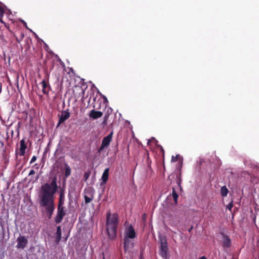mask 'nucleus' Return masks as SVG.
I'll use <instances>...</instances> for the list:
<instances>
[{
  "mask_svg": "<svg viewBox=\"0 0 259 259\" xmlns=\"http://www.w3.org/2000/svg\"><path fill=\"white\" fill-rule=\"evenodd\" d=\"M57 180V177L54 176L50 183H47L41 185L38 195L39 205L45 208L49 219L52 218L55 208V194L58 190Z\"/></svg>",
  "mask_w": 259,
  "mask_h": 259,
  "instance_id": "obj_1",
  "label": "nucleus"
},
{
  "mask_svg": "<svg viewBox=\"0 0 259 259\" xmlns=\"http://www.w3.org/2000/svg\"><path fill=\"white\" fill-rule=\"evenodd\" d=\"M119 224L118 215L116 213H111L108 212L106 214V232L108 238L114 240L117 237V227Z\"/></svg>",
  "mask_w": 259,
  "mask_h": 259,
  "instance_id": "obj_2",
  "label": "nucleus"
},
{
  "mask_svg": "<svg viewBox=\"0 0 259 259\" xmlns=\"http://www.w3.org/2000/svg\"><path fill=\"white\" fill-rule=\"evenodd\" d=\"M159 240L160 244L159 254L164 258L166 259L168 253V244L166 237L164 235H160Z\"/></svg>",
  "mask_w": 259,
  "mask_h": 259,
  "instance_id": "obj_3",
  "label": "nucleus"
},
{
  "mask_svg": "<svg viewBox=\"0 0 259 259\" xmlns=\"http://www.w3.org/2000/svg\"><path fill=\"white\" fill-rule=\"evenodd\" d=\"M66 211L65 207L64 206H57V214L54 219L56 224H59L62 221L63 218L66 214Z\"/></svg>",
  "mask_w": 259,
  "mask_h": 259,
  "instance_id": "obj_4",
  "label": "nucleus"
},
{
  "mask_svg": "<svg viewBox=\"0 0 259 259\" xmlns=\"http://www.w3.org/2000/svg\"><path fill=\"white\" fill-rule=\"evenodd\" d=\"M17 244L16 247L20 249H24L28 243V240L25 236H20L17 239Z\"/></svg>",
  "mask_w": 259,
  "mask_h": 259,
  "instance_id": "obj_5",
  "label": "nucleus"
},
{
  "mask_svg": "<svg viewBox=\"0 0 259 259\" xmlns=\"http://www.w3.org/2000/svg\"><path fill=\"white\" fill-rule=\"evenodd\" d=\"M222 246L224 248H230L231 246V241L229 237L222 233Z\"/></svg>",
  "mask_w": 259,
  "mask_h": 259,
  "instance_id": "obj_6",
  "label": "nucleus"
},
{
  "mask_svg": "<svg viewBox=\"0 0 259 259\" xmlns=\"http://www.w3.org/2000/svg\"><path fill=\"white\" fill-rule=\"evenodd\" d=\"M124 237H127L130 239H134L136 237V232L132 225H130L125 229V235Z\"/></svg>",
  "mask_w": 259,
  "mask_h": 259,
  "instance_id": "obj_7",
  "label": "nucleus"
},
{
  "mask_svg": "<svg viewBox=\"0 0 259 259\" xmlns=\"http://www.w3.org/2000/svg\"><path fill=\"white\" fill-rule=\"evenodd\" d=\"M70 114L68 110L62 111L60 116L58 124L63 123L65 120L69 118Z\"/></svg>",
  "mask_w": 259,
  "mask_h": 259,
  "instance_id": "obj_8",
  "label": "nucleus"
},
{
  "mask_svg": "<svg viewBox=\"0 0 259 259\" xmlns=\"http://www.w3.org/2000/svg\"><path fill=\"white\" fill-rule=\"evenodd\" d=\"M20 149L19 154L21 156H24L25 154V150L27 148V145L25 143L24 139H22L20 142Z\"/></svg>",
  "mask_w": 259,
  "mask_h": 259,
  "instance_id": "obj_9",
  "label": "nucleus"
},
{
  "mask_svg": "<svg viewBox=\"0 0 259 259\" xmlns=\"http://www.w3.org/2000/svg\"><path fill=\"white\" fill-rule=\"evenodd\" d=\"M103 116V113L101 111H96L94 109L91 110L89 116L90 118H93L94 119H96L99 118Z\"/></svg>",
  "mask_w": 259,
  "mask_h": 259,
  "instance_id": "obj_10",
  "label": "nucleus"
},
{
  "mask_svg": "<svg viewBox=\"0 0 259 259\" xmlns=\"http://www.w3.org/2000/svg\"><path fill=\"white\" fill-rule=\"evenodd\" d=\"M113 132L110 133L107 136L102 140V144L107 147L109 145L112 138Z\"/></svg>",
  "mask_w": 259,
  "mask_h": 259,
  "instance_id": "obj_11",
  "label": "nucleus"
},
{
  "mask_svg": "<svg viewBox=\"0 0 259 259\" xmlns=\"http://www.w3.org/2000/svg\"><path fill=\"white\" fill-rule=\"evenodd\" d=\"M42 85V91L44 94H48L50 90V85L47 82L45 79H44L40 83Z\"/></svg>",
  "mask_w": 259,
  "mask_h": 259,
  "instance_id": "obj_12",
  "label": "nucleus"
},
{
  "mask_svg": "<svg viewBox=\"0 0 259 259\" xmlns=\"http://www.w3.org/2000/svg\"><path fill=\"white\" fill-rule=\"evenodd\" d=\"M109 171V168H107L104 170V171L102 174V180L104 183H106L108 180Z\"/></svg>",
  "mask_w": 259,
  "mask_h": 259,
  "instance_id": "obj_13",
  "label": "nucleus"
},
{
  "mask_svg": "<svg viewBox=\"0 0 259 259\" xmlns=\"http://www.w3.org/2000/svg\"><path fill=\"white\" fill-rule=\"evenodd\" d=\"M129 238L124 237L123 239V245L125 252L127 251L130 248L131 241Z\"/></svg>",
  "mask_w": 259,
  "mask_h": 259,
  "instance_id": "obj_14",
  "label": "nucleus"
},
{
  "mask_svg": "<svg viewBox=\"0 0 259 259\" xmlns=\"http://www.w3.org/2000/svg\"><path fill=\"white\" fill-rule=\"evenodd\" d=\"M61 238V226H58L57 228L56 231V241L57 243H58Z\"/></svg>",
  "mask_w": 259,
  "mask_h": 259,
  "instance_id": "obj_15",
  "label": "nucleus"
},
{
  "mask_svg": "<svg viewBox=\"0 0 259 259\" xmlns=\"http://www.w3.org/2000/svg\"><path fill=\"white\" fill-rule=\"evenodd\" d=\"M71 175V168L70 166L67 164H65V177L66 178L68 177Z\"/></svg>",
  "mask_w": 259,
  "mask_h": 259,
  "instance_id": "obj_16",
  "label": "nucleus"
},
{
  "mask_svg": "<svg viewBox=\"0 0 259 259\" xmlns=\"http://www.w3.org/2000/svg\"><path fill=\"white\" fill-rule=\"evenodd\" d=\"M89 194L90 196H88L87 195L84 196V202L86 204L90 203L94 199V196L92 193H89Z\"/></svg>",
  "mask_w": 259,
  "mask_h": 259,
  "instance_id": "obj_17",
  "label": "nucleus"
},
{
  "mask_svg": "<svg viewBox=\"0 0 259 259\" xmlns=\"http://www.w3.org/2000/svg\"><path fill=\"white\" fill-rule=\"evenodd\" d=\"M64 204V195L63 192L60 193L58 206H63Z\"/></svg>",
  "mask_w": 259,
  "mask_h": 259,
  "instance_id": "obj_18",
  "label": "nucleus"
},
{
  "mask_svg": "<svg viewBox=\"0 0 259 259\" xmlns=\"http://www.w3.org/2000/svg\"><path fill=\"white\" fill-rule=\"evenodd\" d=\"M228 193V190L226 186H223L221 189V194L223 197L226 196Z\"/></svg>",
  "mask_w": 259,
  "mask_h": 259,
  "instance_id": "obj_19",
  "label": "nucleus"
},
{
  "mask_svg": "<svg viewBox=\"0 0 259 259\" xmlns=\"http://www.w3.org/2000/svg\"><path fill=\"white\" fill-rule=\"evenodd\" d=\"M172 197L174 198L175 203L177 204L178 202V199L179 196H178V194L176 193V191L174 188H172Z\"/></svg>",
  "mask_w": 259,
  "mask_h": 259,
  "instance_id": "obj_20",
  "label": "nucleus"
},
{
  "mask_svg": "<svg viewBox=\"0 0 259 259\" xmlns=\"http://www.w3.org/2000/svg\"><path fill=\"white\" fill-rule=\"evenodd\" d=\"M4 13H5V10H4V8L3 7V5L1 2H0V21H2V19L4 16Z\"/></svg>",
  "mask_w": 259,
  "mask_h": 259,
  "instance_id": "obj_21",
  "label": "nucleus"
},
{
  "mask_svg": "<svg viewBox=\"0 0 259 259\" xmlns=\"http://www.w3.org/2000/svg\"><path fill=\"white\" fill-rule=\"evenodd\" d=\"M91 175V171H89L87 172H84L83 175V179L85 181H87V180L89 179Z\"/></svg>",
  "mask_w": 259,
  "mask_h": 259,
  "instance_id": "obj_22",
  "label": "nucleus"
},
{
  "mask_svg": "<svg viewBox=\"0 0 259 259\" xmlns=\"http://www.w3.org/2000/svg\"><path fill=\"white\" fill-rule=\"evenodd\" d=\"M177 183L180 187L181 183V174L177 176Z\"/></svg>",
  "mask_w": 259,
  "mask_h": 259,
  "instance_id": "obj_23",
  "label": "nucleus"
},
{
  "mask_svg": "<svg viewBox=\"0 0 259 259\" xmlns=\"http://www.w3.org/2000/svg\"><path fill=\"white\" fill-rule=\"evenodd\" d=\"M233 206V201H232L231 202H230L227 205V208L229 210H231Z\"/></svg>",
  "mask_w": 259,
  "mask_h": 259,
  "instance_id": "obj_24",
  "label": "nucleus"
},
{
  "mask_svg": "<svg viewBox=\"0 0 259 259\" xmlns=\"http://www.w3.org/2000/svg\"><path fill=\"white\" fill-rule=\"evenodd\" d=\"M24 37V33H21L20 38H18L17 37L16 38L17 41L18 42H20L22 40V39H23Z\"/></svg>",
  "mask_w": 259,
  "mask_h": 259,
  "instance_id": "obj_25",
  "label": "nucleus"
},
{
  "mask_svg": "<svg viewBox=\"0 0 259 259\" xmlns=\"http://www.w3.org/2000/svg\"><path fill=\"white\" fill-rule=\"evenodd\" d=\"M178 157H179V155H177L176 156H172L171 157V162H176L177 161H178Z\"/></svg>",
  "mask_w": 259,
  "mask_h": 259,
  "instance_id": "obj_26",
  "label": "nucleus"
},
{
  "mask_svg": "<svg viewBox=\"0 0 259 259\" xmlns=\"http://www.w3.org/2000/svg\"><path fill=\"white\" fill-rule=\"evenodd\" d=\"M106 147V146L103 145L101 144V147L99 148V149L98 150V152L100 154L101 151L104 149V148Z\"/></svg>",
  "mask_w": 259,
  "mask_h": 259,
  "instance_id": "obj_27",
  "label": "nucleus"
},
{
  "mask_svg": "<svg viewBox=\"0 0 259 259\" xmlns=\"http://www.w3.org/2000/svg\"><path fill=\"white\" fill-rule=\"evenodd\" d=\"M154 141L155 142V144H156L158 142L157 140H156L154 138L152 137L150 139L148 140L147 144L148 145L150 142H152V141Z\"/></svg>",
  "mask_w": 259,
  "mask_h": 259,
  "instance_id": "obj_28",
  "label": "nucleus"
},
{
  "mask_svg": "<svg viewBox=\"0 0 259 259\" xmlns=\"http://www.w3.org/2000/svg\"><path fill=\"white\" fill-rule=\"evenodd\" d=\"M157 147L160 148L161 152L162 154L163 155V156H164V149L163 148V147L160 145H157Z\"/></svg>",
  "mask_w": 259,
  "mask_h": 259,
  "instance_id": "obj_29",
  "label": "nucleus"
},
{
  "mask_svg": "<svg viewBox=\"0 0 259 259\" xmlns=\"http://www.w3.org/2000/svg\"><path fill=\"white\" fill-rule=\"evenodd\" d=\"M36 160V157L35 156H33L31 160H30V163H32L33 162H34L35 160Z\"/></svg>",
  "mask_w": 259,
  "mask_h": 259,
  "instance_id": "obj_30",
  "label": "nucleus"
},
{
  "mask_svg": "<svg viewBox=\"0 0 259 259\" xmlns=\"http://www.w3.org/2000/svg\"><path fill=\"white\" fill-rule=\"evenodd\" d=\"M35 173V171L33 170V169H31L29 173V176H31V175H34V174Z\"/></svg>",
  "mask_w": 259,
  "mask_h": 259,
  "instance_id": "obj_31",
  "label": "nucleus"
},
{
  "mask_svg": "<svg viewBox=\"0 0 259 259\" xmlns=\"http://www.w3.org/2000/svg\"><path fill=\"white\" fill-rule=\"evenodd\" d=\"M107 118V117H105L104 121H103V124H106V118Z\"/></svg>",
  "mask_w": 259,
  "mask_h": 259,
  "instance_id": "obj_32",
  "label": "nucleus"
},
{
  "mask_svg": "<svg viewBox=\"0 0 259 259\" xmlns=\"http://www.w3.org/2000/svg\"><path fill=\"white\" fill-rule=\"evenodd\" d=\"M199 259H206V257L205 256H202L199 258Z\"/></svg>",
  "mask_w": 259,
  "mask_h": 259,
  "instance_id": "obj_33",
  "label": "nucleus"
},
{
  "mask_svg": "<svg viewBox=\"0 0 259 259\" xmlns=\"http://www.w3.org/2000/svg\"><path fill=\"white\" fill-rule=\"evenodd\" d=\"M2 91V84L0 83V93Z\"/></svg>",
  "mask_w": 259,
  "mask_h": 259,
  "instance_id": "obj_34",
  "label": "nucleus"
},
{
  "mask_svg": "<svg viewBox=\"0 0 259 259\" xmlns=\"http://www.w3.org/2000/svg\"><path fill=\"white\" fill-rule=\"evenodd\" d=\"M20 122H19L18 123V129H17L18 130H19V128L20 127Z\"/></svg>",
  "mask_w": 259,
  "mask_h": 259,
  "instance_id": "obj_35",
  "label": "nucleus"
},
{
  "mask_svg": "<svg viewBox=\"0 0 259 259\" xmlns=\"http://www.w3.org/2000/svg\"><path fill=\"white\" fill-rule=\"evenodd\" d=\"M24 25L26 26V27H27V25H26V23L24 21Z\"/></svg>",
  "mask_w": 259,
  "mask_h": 259,
  "instance_id": "obj_36",
  "label": "nucleus"
},
{
  "mask_svg": "<svg viewBox=\"0 0 259 259\" xmlns=\"http://www.w3.org/2000/svg\"><path fill=\"white\" fill-rule=\"evenodd\" d=\"M103 259H105V257H104V256H103Z\"/></svg>",
  "mask_w": 259,
  "mask_h": 259,
  "instance_id": "obj_37",
  "label": "nucleus"
}]
</instances>
